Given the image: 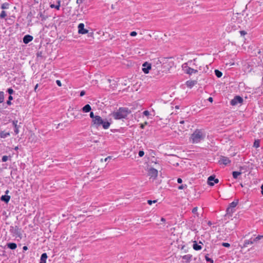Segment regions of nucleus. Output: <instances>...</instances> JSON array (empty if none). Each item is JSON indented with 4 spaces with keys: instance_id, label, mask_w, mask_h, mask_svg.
Segmentation results:
<instances>
[{
    "instance_id": "f257e3e1",
    "label": "nucleus",
    "mask_w": 263,
    "mask_h": 263,
    "mask_svg": "<svg viewBox=\"0 0 263 263\" xmlns=\"http://www.w3.org/2000/svg\"><path fill=\"white\" fill-rule=\"evenodd\" d=\"M205 136L202 130L196 129L191 135L190 142L192 144L198 143L204 139Z\"/></svg>"
},
{
    "instance_id": "f03ea898",
    "label": "nucleus",
    "mask_w": 263,
    "mask_h": 263,
    "mask_svg": "<svg viewBox=\"0 0 263 263\" xmlns=\"http://www.w3.org/2000/svg\"><path fill=\"white\" fill-rule=\"evenodd\" d=\"M131 113V111L127 108L120 107L116 111L113 112L112 115L116 120L126 119L128 115Z\"/></svg>"
},
{
    "instance_id": "7ed1b4c3",
    "label": "nucleus",
    "mask_w": 263,
    "mask_h": 263,
    "mask_svg": "<svg viewBox=\"0 0 263 263\" xmlns=\"http://www.w3.org/2000/svg\"><path fill=\"white\" fill-rule=\"evenodd\" d=\"M159 62L162 64H168V65H174V63L173 61L172 58H161L160 59H157V62L156 63L151 62L148 63L147 62H144L142 66H152L153 64H159Z\"/></svg>"
},
{
    "instance_id": "20e7f679",
    "label": "nucleus",
    "mask_w": 263,
    "mask_h": 263,
    "mask_svg": "<svg viewBox=\"0 0 263 263\" xmlns=\"http://www.w3.org/2000/svg\"><path fill=\"white\" fill-rule=\"evenodd\" d=\"M238 199H236L229 204V206L227 208L226 210L227 213L226 216H232V214L235 211V208L237 206V205L238 203Z\"/></svg>"
},
{
    "instance_id": "39448f33",
    "label": "nucleus",
    "mask_w": 263,
    "mask_h": 263,
    "mask_svg": "<svg viewBox=\"0 0 263 263\" xmlns=\"http://www.w3.org/2000/svg\"><path fill=\"white\" fill-rule=\"evenodd\" d=\"M103 119L99 116H97L95 119L92 120L91 126L96 128L100 126V123H102Z\"/></svg>"
},
{
    "instance_id": "423d86ee",
    "label": "nucleus",
    "mask_w": 263,
    "mask_h": 263,
    "mask_svg": "<svg viewBox=\"0 0 263 263\" xmlns=\"http://www.w3.org/2000/svg\"><path fill=\"white\" fill-rule=\"evenodd\" d=\"M148 175L155 179L158 176V171L154 168L151 167L148 171Z\"/></svg>"
},
{
    "instance_id": "0eeeda50",
    "label": "nucleus",
    "mask_w": 263,
    "mask_h": 263,
    "mask_svg": "<svg viewBox=\"0 0 263 263\" xmlns=\"http://www.w3.org/2000/svg\"><path fill=\"white\" fill-rule=\"evenodd\" d=\"M254 240L253 238L245 240L242 245H239V246L241 248H245L248 247L249 245H251L254 243Z\"/></svg>"
},
{
    "instance_id": "6e6552de",
    "label": "nucleus",
    "mask_w": 263,
    "mask_h": 263,
    "mask_svg": "<svg viewBox=\"0 0 263 263\" xmlns=\"http://www.w3.org/2000/svg\"><path fill=\"white\" fill-rule=\"evenodd\" d=\"M208 182L210 186H213L214 183H218L219 182V180L215 178L214 176L212 175L208 177Z\"/></svg>"
},
{
    "instance_id": "1a4fd4ad",
    "label": "nucleus",
    "mask_w": 263,
    "mask_h": 263,
    "mask_svg": "<svg viewBox=\"0 0 263 263\" xmlns=\"http://www.w3.org/2000/svg\"><path fill=\"white\" fill-rule=\"evenodd\" d=\"M243 99L241 97L236 96L231 101V104L232 105H236L238 103H241Z\"/></svg>"
},
{
    "instance_id": "9d476101",
    "label": "nucleus",
    "mask_w": 263,
    "mask_h": 263,
    "mask_svg": "<svg viewBox=\"0 0 263 263\" xmlns=\"http://www.w3.org/2000/svg\"><path fill=\"white\" fill-rule=\"evenodd\" d=\"M219 163L220 164H224V165H227L231 163V160L229 159V158L221 156L220 157Z\"/></svg>"
},
{
    "instance_id": "9b49d317",
    "label": "nucleus",
    "mask_w": 263,
    "mask_h": 263,
    "mask_svg": "<svg viewBox=\"0 0 263 263\" xmlns=\"http://www.w3.org/2000/svg\"><path fill=\"white\" fill-rule=\"evenodd\" d=\"M88 31L84 28V24L80 23L78 25V32L80 34H84L88 33Z\"/></svg>"
},
{
    "instance_id": "f8f14e48",
    "label": "nucleus",
    "mask_w": 263,
    "mask_h": 263,
    "mask_svg": "<svg viewBox=\"0 0 263 263\" xmlns=\"http://www.w3.org/2000/svg\"><path fill=\"white\" fill-rule=\"evenodd\" d=\"M182 68L184 72L190 75L193 73H196L198 71L197 70L194 69L190 67H182Z\"/></svg>"
},
{
    "instance_id": "ddd939ff",
    "label": "nucleus",
    "mask_w": 263,
    "mask_h": 263,
    "mask_svg": "<svg viewBox=\"0 0 263 263\" xmlns=\"http://www.w3.org/2000/svg\"><path fill=\"white\" fill-rule=\"evenodd\" d=\"M102 125L103 128L104 129H108L110 125V123L108 121H107L106 120H104L103 119L102 120V123H100V126Z\"/></svg>"
},
{
    "instance_id": "4468645a",
    "label": "nucleus",
    "mask_w": 263,
    "mask_h": 263,
    "mask_svg": "<svg viewBox=\"0 0 263 263\" xmlns=\"http://www.w3.org/2000/svg\"><path fill=\"white\" fill-rule=\"evenodd\" d=\"M107 81L108 82V83H110V87L112 89H115V88L117 87V82L116 80L112 79H108L107 80Z\"/></svg>"
},
{
    "instance_id": "2eb2a0df",
    "label": "nucleus",
    "mask_w": 263,
    "mask_h": 263,
    "mask_svg": "<svg viewBox=\"0 0 263 263\" xmlns=\"http://www.w3.org/2000/svg\"><path fill=\"white\" fill-rule=\"evenodd\" d=\"M33 40V36L30 35H26L23 38V42L28 44Z\"/></svg>"
},
{
    "instance_id": "dca6fc26",
    "label": "nucleus",
    "mask_w": 263,
    "mask_h": 263,
    "mask_svg": "<svg viewBox=\"0 0 263 263\" xmlns=\"http://www.w3.org/2000/svg\"><path fill=\"white\" fill-rule=\"evenodd\" d=\"M197 83V81L194 80V81H192V80H189V81H187L186 82V85L189 87V88H192Z\"/></svg>"
},
{
    "instance_id": "f3484780",
    "label": "nucleus",
    "mask_w": 263,
    "mask_h": 263,
    "mask_svg": "<svg viewBox=\"0 0 263 263\" xmlns=\"http://www.w3.org/2000/svg\"><path fill=\"white\" fill-rule=\"evenodd\" d=\"M61 6V1L60 0L57 1V4L54 5L52 4H50V7L51 8H55L57 10H59Z\"/></svg>"
},
{
    "instance_id": "a211bd4d",
    "label": "nucleus",
    "mask_w": 263,
    "mask_h": 263,
    "mask_svg": "<svg viewBox=\"0 0 263 263\" xmlns=\"http://www.w3.org/2000/svg\"><path fill=\"white\" fill-rule=\"evenodd\" d=\"M192 255L191 254H187L182 256V259L184 260L185 262H190L192 259Z\"/></svg>"
},
{
    "instance_id": "6ab92c4d",
    "label": "nucleus",
    "mask_w": 263,
    "mask_h": 263,
    "mask_svg": "<svg viewBox=\"0 0 263 263\" xmlns=\"http://www.w3.org/2000/svg\"><path fill=\"white\" fill-rule=\"evenodd\" d=\"M48 256L46 253H44L41 255V257L40 258V263H46V259Z\"/></svg>"
},
{
    "instance_id": "aec40b11",
    "label": "nucleus",
    "mask_w": 263,
    "mask_h": 263,
    "mask_svg": "<svg viewBox=\"0 0 263 263\" xmlns=\"http://www.w3.org/2000/svg\"><path fill=\"white\" fill-rule=\"evenodd\" d=\"M82 110L84 112H88L91 110V107L89 104H86L82 108Z\"/></svg>"
},
{
    "instance_id": "412c9836",
    "label": "nucleus",
    "mask_w": 263,
    "mask_h": 263,
    "mask_svg": "<svg viewBox=\"0 0 263 263\" xmlns=\"http://www.w3.org/2000/svg\"><path fill=\"white\" fill-rule=\"evenodd\" d=\"M157 68H163V67H153L151 68V72L154 75V76H158V73L157 72Z\"/></svg>"
},
{
    "instance_id": "4be33fe9",
    "label": "nucleus",
    "mask_w": 263,
    "mask_h": 263,
    "mask_svg": "<svg viewBox=\"0 0 263 263\" xmlns=\"http://www.w3.org/2000/svg\"><path fill=\"white\" fill-rule=\"evenodd\" d=\"M10 196H8V195H3L1 198V199L2 201H3L4 202H5L6 203H7L9 200H10Z\"/></svg>"
},
{
    "instance_id": "5701e85b",
    "label": "nucleus",
    "mask_w": 263,
    "mask_h": 263,
    "mask_svg": "<svg viewBox=\"0 0 263 263\" xmlns=\"http://www.w3.org/2000/svg\"><path fill=\"white\" fill-rule=\"evenodd\" d=\"M196 60H197V59H194L193 60H190V61H189L187 63H185L184 64L185 65H196L197 64V63H196Z\"/></svg>"
},
{
    "instance_id": "b1692460",
    "label": "nucleus",
    "mask_w": 263,
    "mask_h": 263,
    "mask_svg": "<svg viewBox=\"0 0 263 263\" xmlns=\"http://www.w3.org/2000/svg\"><path fill=\"white\" fill-rule=\"evenodd\" d=\"M193 249L195 250H200L202 248L201 246L200 245H198L196 242L193 244Z\"/></svg>"
},
{
    "instance_id": "393cba45",
    "label": "nucleus",
    "mask_w": 263,
    "mask_h": 263,
    "mask_svg": "<svg viewBox=\"0 0 263 263\" xmlns=\"http://www.w3.org/2000/svg\"><path fill=\"white\" fill-rule=\"evenodd\" d=\"M241 172H237V171H234L232 173L233 177L234 179H237L238 176L241 175Z\"/></svg>"
},
{
    "instance_id": "a878e982",
    "label": "nucleus",
    "mask_w": 263,
    "mask_h": 263,
    "mask_svg": "<svg viewBox=\"0 0 263 263\" xmlns=\"http://www.w3.org/2000/svg\"><path fill=\"white\" fill-rule=\"evenodd\" d=\"M7 246L9 248L13 250L16 248V245L15 243H8Z\"/></svg>"
},
{
    "instance_id": "bb28decb",
    "label": "nucleus",
    "mask_w": 263,
    "mask_h": 263,
    "mask_svg": "<svg viewBox=\"0 0 263 263\" xmlns=\"http://www.w3.org/2000/svg\"><path fill=\"white\" fill-rule=\"evenodd\" d=\"M260 146V140L259 139L255 140L253 143V147L258 148Z\"/></svg>"
},
{
    "instance_id": "cd10ccee",
    "label": "nucleus",
    "mask_w": 263,
    "mask_h": 263,
    "mask_svg": "<svg viewBox=\"0 0 263 263\" xmlns=\"http://www.w3.org/2000/svg\"><path fill=\"white\" fill-rule=\"evenodd\" d=\"M215 75L217 76V78H221L222 76V73L219 71V70L215 69Z\"/></svg>"
},
{
    "instance_id": "c85d7f7f",
    "label": "nucleus",
    "mask_w": 263,
    "mask_h": 263,
    "mask_svg": "<svg viewBox=\"0 0 263 263\" xmlns=\"http://www.w3.org/2000/svg\"><path fill=\"white\" fill-rule=\"evenodd\" d=\"M153 67H144L142 68V71L145 73H148L149 71V70L151 71V68H152Z\"/></svg>"
},
{
    "instance_id": "c756f323",
    "label": "nucleus",
    "mask_w": 263,
    "mask_h": 263,
    "mask_svg": "<svg viewBox=\"0 0 263 263\" xmlns=\"http://www.w3.org/2000/svg\"><path fill=\"white\" fill-rule=\"evenodd\" d=\"M8 135H9L8 133L5 132H2L0 133V137L3 138H6Z\"/></svg>"
},
{
    "instance_id": "7c9ffc66",
    "label": "nucleus",
    "mask_w": 263,
    "mask_h": 263,
    "mask_svg": "<svg viewBox=\"0 0 263 263\" xmlns=\"http://www.w3.org/2000/svg\"><path fill=\"white\" fill-rule=\"evenodd\" d=\"M205 259L206 261L208 262H210V263L214 262L212 258L209 257L208 254H207L205 256Z\"/></svg>"
},
{
    "instance_id": "2f4dec72",
    "label": "nucleus",
    "mask_w": 263,
    "mask_h": 263,
    "mask_svg": "<svg viewBox=\"0 0 263 263\" xmlns=\"http://www.w3.org/2000/svg\"><path fill=\"white\" fill-rule=\"evenodd\" d=\"M7 16V14L5 11L3 10L0 14V18H4Z\"/></svg>"
},
{
    "instance_id": "473e14b6",
    "label": "nucleus",
    "mask_w": 263,
    "mask_h": 263,
    "mask_svg": "<svg viewBox=\"0 0 263 263\" xmlns=\"http://www.w3.org/2000/svg\"><path fill=\"white\" fill-rule=\"evenodd\" d=\"M262 238H263V235H258L257 237L253 239L254 240V242H257L260 240Z\"/></svg>"
},
{
    "instance_id": "72a5a7b5",
    "label": "nucleus",
    "mask_w": 263,
    "mask_h": 263,
    "mask_svg": "<svg viewBox=\"0 0 263 263\" xmlns=\"http://www.w3.org/2000/svg\"><path fill=\"white\" fill-rule=\"evenodd\" d=\"M4 99V92L0 91V103L3 102Z\"/></svg>"
},
{
    "instance_id": "f704fd0d",
    "label": "nucleus",
    "mask_w": 263,
    "mask_h": 263,
    "mask_svg": "<svg viewBox=\"0 0 263 263\" xmlns=\"http://www.w3.org/2000/svg\"><path fill=\"white\" fill-rule=\"evenodd\" d=\"M8 7H9V4L7 3L3 4L1 7L2 9H8Z\"/></svg>"
},
{
    "instance_id": "c9c22d12",
    "label": "nucleus",
    "mask_w": 263,
    "mask_h": 263,
    "mask_svg": "<svg viewBox=\"0 0 263 263\" xmlns=\"http://www.w3.org/2000/svg\"><path fill=\"white\" fill-rule=\"evenodd\" d=\"M197 210H198V208L197 207H195L192 210V213L194 214H196L197 216H198V213H197Z\"/></svg>"
},
{
    "instance_id": "e433bc0d",
    "label": "nucleus",
    "mask_w": 263,
    "mask_h": 263,
    "mask_svg": "<svg viewBox=\"0 0 263 263\" xmlns=\"http://www.w3.org/2000/svg\"><path fill=\"white\" fill-rule=\"evenodd\" d=\"M89 116L92 119V120H94L96 119V118H97V115L95 116L93 112H90Z\"/></svg>"
},
{
    "instance_id": "4c0bfd02",
    "label": "nucleus",
    "mask_w": 263,
    "mask_h": 263,
    "mask_svg": "<svg viewBox=\"0 0 263 263\" xmlns=\"http://www.w3.org/2000/svg\"><path fill=\"white\" fill-rule=\"evenodd\" d=\"M157 202V200H147V203L149 205H152L153 203H156Z\"/></svg>"
},
{
    "instance_id": "58836bf2",
    "label": "nucleus",
    "mask_w": 263,
    "mask_h": 263,
    "mask_svg": "<svg viewBox=\"0 0 263 263\" xmlns=\"http://www.w3.org/2000/svg\"><path fill=\"white\" fill-rule=\"evenodd\" d=\"M12 100V97L10 96L8 98V100L7 101V104L9 105H11V101Z\"/></svg>"
},
{
    "instance_id": "ea45409f",
    "label": "nucleus",
    "mask_w": 263,
    "mask_h": 263,
    "mask_svg": "<svg viewBox=\"0 0 263 263\" xmlns=\"http://www.w3.org/2000/svg\"><path fill=\"white\" fill-rule=\"evenodd\" d=\"M222 246L224 247L229 248L230 247V244L227 242H222Z\"/></svg>"
},
{
    "instance_id": "a19ab883",
    "label": "nucleus",
    "mask_w": 263,
    "mask_h": 263,
    "mask_svg": "<svg viewBox=\"0 0 263 263\" xmlns=\"http://www.w3.org/2000/svg\"><path fill=\"white\" fill-rule=\"evenodd\" d=\"M164 70H162V68H157V72H158V75L160 74V71H161L162 72H163Z\"/></svg>"
},
{
    "instance_id": "79ce46f5",
    "label": "nucleus",
    "mask_w": 263,
    "mask_h": 263,
    "mask_svg": "<svg viewBox=\"0 0 263 263\" xmlns=\"http://www.w3.org/2000/svg\"><path fill=\"white\" fill-rule=\"evenodd\" d=\"M138 155H139V157H143V156H144V151H140L139 152Z\"/></svg>"
},
{
    "instance_id": "37998d69",
    "label": "nucleus",
    "mask_w": 263,
    "mask_h": 263,
    "mask_svg": "<svg viewBox=\"0 0 263 263\" xmlns=\"http://www.w3.org/2000/svg\"><path fill=\"white\" fill-rule=\"evenodd\" d=\"M143 114L145 116H148L149 115V112L148 110H144L143 112Z\"/></svg>"
},
{
    "instance_id": "c03bdc74",
    "label": "nucleus",
    "mask_w": 263,
    "mask_h": 263,
    "mask_svg": "<svg viewBox=\"0 0 263 263\" xmlns=\"http://www.w3.org/2000/svg\"><path fill=\"white\" fill-rule=\"evenodd\" d=\"M8 157L7 156H4L3 157H2V161L3 162H6L8 160Z\"/></svg>"
},
{
    "instance_id": "a18cd8bd",
    "label": "nucleus",
    "mask_w": 263,
    "mask_h": 263,
    "mask_svg": "<svg viewBox=\"0 0 263 263\" xmlns=\"http://www.w3.org/2000/svg\"><path fill=\"white\" fill-rule=\"evenodd\" d=\"M137 33L136 31H132L130 33V35L132 36H135L137 35Z\"/></svg>"
},
{
    "instance_id": "49530a36",
    "label": "nucleus",
    "mask_w": 263,
    "mask_h": 263,
    "mask_svg": "<svg viewBox=\"0 0 263 263\" xmlns=\"http://www.w3.org/2000/svg\"><path fill=\"white\" fill-rule=\"evenodd\" d=\"M186 187V185H181L178 186V189L182 190L184 189V187Z\"/></svg>"
},
{
    "instance_id": "de8ad7c7",
    "label": "nucleus",
    "mask_w": 263,
    "mask_h": 263,
    "mask_svg": "<svg viewBox=\"0 0 263 263\" xmlns=\"http://www.w3.org/2000/svg\"><path fill=\"white\" fill-rule=\"evenodd\" d=\"M240 33L241 35L243 36L247 34V32L244 30L240 31Z\"/></svg>"
},
{
    "instance_id": "09e8293b",
    "label": "nucleus",
    "mask_w": 263,
    "mask_h": 263,
    "mask_svg": "<svg viewBox=\"0 0 263 263\" xmlns=\"http://www.w3.org/2000/svg\"><path fill=\"white\" fill-rule=\"evenodd\" d=\"M85 93H86V92L84 90H82L80 92V97H83V96H84L85 95Z\"/></svg>"
},
{
    "instance_id": "8fccbe9b",
    "label": "nucleus",
    "mask_w": 263,
    "mask_h": 263,
    "mask_svg": "<svg viewBox=\"0 0 263 263\" xmlns=\"http://www.w3.org/2000/svg\"><path fill=\"white\" fill-rule=\"evenodd\" d=\"M56 83L59 86H62V83L61 82V81L60 80H57L56 81Z\"/></svg>"
},
{
    "instance_id": "3c124183",
    "label": "nucleus",
    "mask_w": 263,
    "mask_h": 263,
    "mask_svg": "<svg viewBox=\"0 0 263 263\" xmlns=\"http://www.w3.org/2000/svg\"><path fill=\"white\" fill-rule=\"evenodd\" d=\"M39 15H40V16L41 17H42V20H45V17H44V15L42 14V12H40V13H39Z\"/></svg>"
},
{
    "instance_id": "603ef678",
    "label": "nucleus",
    "mask_w": 263,
    "mask_h": 263,
    "mask_svg": "<svg viewBox=\"0 0 263 263\" xmlns=\"http://www.w3.org/2000/svg\"><path fill=\"white\" fill-rule=\"evenodd\" d=\"M8 93H9V94H12V92H13V89H11V88H9V89H8Z\"/></svg>"
},
{
    "instance_id": "864d4df0",
    "label": "nucleus",
    "mask_w": 263,
    "mask_h": 263,
    "mask_svg": "<svg viewBox=\"0 0 263 263\" xmlns=\"http://www.w3.org/2000/svg\"><path fill=\"white\" fill-rule=\"evenodd\" d=\"M84 0H77V4H81L83 3Z\"/></svg>"
},
{
    "instance_id": "5fc2aeb1",
    "label": "nucleus",
    "mask_w": 263,
    "mask_h": 263,
    "mask_svg": "<svg viewBox=\"0 0 263 263\" xmlns=\"http://www.w3.org/2000/svg\"><path fill=\"white\" fill-rule=\"evenodd\" d=\"M177 182L178 183H181L182 182V180L181 178H178Z\"/></svg>"
},
{
    "instance_id": "6e6d98bb",
    "label": "nucleus",
    "mask_w": 263,
    "mask_h": 263,
    "mask_svg": "<svg viewBox=\"0 0 263 263\" xmlns=\"http://www.w3.org/2000/svg\"><path fill=\"white\" fill-rule=\"evenodd\" d=\"M208 100L210 102H212L213 101V99L212 97H209Z\"/></svg>"
},
{
    "instance_id": "4d7b16f0",
    "label": "nucleus",
    "mask_w": 263,
    "mask_h": 263,
    "mask_svg": "<svg viewBox=\"0 0 263 263\" xmlns=\"http://www.w3.org/2000/svg\"><path fill=\"white\" fill-rule=\"evenodd\" d=\"M13 124L14 125V132H16V124L14 122H13Z\"/></svg>"
},
{
    "instance_id": "13d9d810",
    "label": "nucleus",
    "mask_w": 263,
    "mask_h": 263,
    "mask_svg": "<svg viewBox=\"0 0 263 263\" xmlns=\"http://www.w3.org/2000/svg\"><path fill=\"white\" fill-rule=\"evenodd\" d=\"M23 249L24 251H26L27 250H28V248L27 246H24Z\"/></svg>"
},
{
    "instance_id": "bf43d9fd",
    "label": "nucleus",
    "mask_w": 263,
    "mask_h": 263,
    "mask_svg": "<svg viewBox=\"0 0 263 263\" xmlns=\"http://www.w3.org/2000/svg\"><path fill=\"white\" fill-rule=\"evenodd\" d=\"M38 86H39L38 84H37L35 86V87H34V89L35 91H36V89H37V88Z\"/></svg>"
},
{
    "instance_id": "052dcab7",
    "label": "nucleus",
    "mask_w": 263,
    "mask_h": 263,
    "mask_svg": "<svg viewBox=\"0 0 263 263\" xmlns=\"http://www.w3.org/2000/svg\"><path fill=\"white\" fill-rule=\"evenodd\" d=\"M261 194L263 195V184L261 186Z\"/></svg>"
},
{
    "instance_id": "680f3d73",
    "label": "nucleus",
    "mask_w": 263,
    "mask_h": 263,
    "mask_svg": "<svg viewBox=\"0 0 263 263\" xmlns=\"http://www.w3.org/2000/svg\"><path fill=\"white\" fill-rule=\"evenodd\" d=\"M161 221H162V222H165V219L163 217H162L161 218Z\"/></svg>"
},
{
    "instance_id": "e2e57ef3",
    "label": "nucleus",
    "mask_w": 263,
    "mask_h": 263,
    "mask_svg": "<svg viewBox=\"0 0 263 263\" xmlns=\"http://www.w3.org/2000/svg\"><path fill=\"white\" fill-rule=\"evenodd\" d=\"M208 225H209V226L212 225V222H211V221H209L208 222Z\"/></svg>"
},
{
    "instance_id": "0e129e2a",
    "label": "nucleus",
    "mask_w": 263,
    "mask_h": 263,
    "mask_svg": "<svg viewBox=\"0 0 263 263\" xmlns=\"http://www.w3.org/2000/svg\"><path fill=\"white\" fill-rule=\"evenodd\" d=\"M110 157H108L105 158V161H106L107 160H108V159H110Z\"/></svg>"
},
{
    "instance_id": "69168bd1",
    "label": "nucleus",
    "mask_w": 263,
    "mask_h": 263,
    "mask_svg": "<svg viewBox=\"0 0 263 263\" xmlns=\"http://www.w3.org/2000/svg\"><path fill=\"white\" fill-rule=\"evenodd\" d=\"M184 123V121H183V120L180 121V124H183Z\"/></svg>"
},
{
    "instance_id": "338daca9",
    "label": "nucleus",
    "mask_w": 263,
    "mask_h": 263,
    "mask_svg": "<svg viewBox=\"0 0 263 263\" xmlns=\"http://www.w3.org/2000/svg\"><path fill=\"white\" fill-rule=\"evenodd\" d=\"M140 127L141 128H144V125L143 124H141Z\"/></svg>"
},
{
    "instance_id": "774afa93",
    "label": "nucleus",
    "mask_w": 263,
    "mask_h": 263,
    "mask_svg": "<svg viewBox=\"0 0 263 263\" xmlns=\"http://www.w3.org/2000/svg\"><path fill=\"white\" fill-rule=\"evenodd\" d=\"M258 54H260L261 53V51L260 50L258 51Z\"/></svg>"
}]
</instances>
